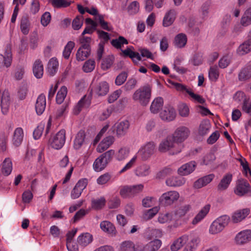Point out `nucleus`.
Segmentation results:
<instances>
[{"label": "nucleus", "instance_id": "nucleus-1", "mask_svg": "<svg viewBox=\"0 0 251 251\" xmlns=\"http://www.w3.org/2000/svg\"><path fill=\"white\" fill-rule=\"evenodd\" d=\"M151 94V88L149 86H145L137 89L133 94L132 99L141 105L145 106L150 102Z\"/></svg>", "mask_w": 251, "mask_h": 251}, {"label": "nucleus", "instance_id": "nucleus-2", "mask_svg": "<svg viewBox=\"0 0 251 251\" xmlns=\"http://www.w3.org/2000/svg\"><path fill=\"white\" fill-rule=\"evenodd\" d=\"M172 84L177 91L188 94L191 100L194 102L200 104L205 103V100L201 95L195 94L191 88L187 87L186 85L177 82H172Z\"/></svg>", "mask_w": 251, "mask_h": 251}, {"label": "nucleus", "instance_id": "nucleus-3", "mask_svg": "<svg viewBox=\"0 0 251 251\" xmlns=\"http://www.w3.org/2000/svg\"><path fill=\"white\" fill-rule=\"evenodd\" d=\"M190 134V130L187 127L180 126L167 137L166 141H183L187 139Z\"/></svg>", "mask_w": 251, "mask_h": 251}, {"label": "nucleus", "instance_id": "nucleus-4", "mask_svg": "<svg viewBox=\"0 0 251 251\" xmlns=\"http://www.w3.org/2000/svg\"><path fill=\"white\" fill-rule=\"evenodd\" d=\"M230 218L227 215H223L215 220L211 224L209 231L212 234H217L222 231L227 226Z\"/></svg>", "mask_w": 251, "mask_h": 251}, {"label": "nucleus", "instance_id": "nucleus-5", "mask_svg": "<svg viewBox=\"0 0 251 251\" xmlns=\"http://www.w3.org/2000/svg\"><path fill=\"white\" fill-rule=\"evenodd\" d=\"M179 195L176 191H169L163 194L159 198V205L163 206H167L172 204L179 198Z\"/></svg>", "mask_w": 251, "mask_h": 251}, {"label": "nucleus", "instance_id": "nucleus-6", "mask_svg": "<svg viewBox=\"0 0 251 251\" xmlns=\"http://www.w3.org/2000/svg\"><path fill=\"white\" fill-rule=\"evenodd\" d=\"M159 116L163 121H172L176 117V110L171 105H166L160 112Z\"/></svg>", "mask_w": 251, "mask_h": 251}, {"label": "nucleus", "instance_id": "nucleus-7", "mask_svg": "<svg viewBox=\"0 0 251 251\" xmlns=\"http://www.w3.org/2000/svg\"><path fill=\"white\" fill-rule=\"evenodd\" d=\"M250 191L251 186L246 180L239 179L237 180L234 190V192L237 195L242 197L246 195Z\"/></svg>", "mask_w": 251, "mask_h": 251}, {"label": "nucleus", "instance_id": "nucleus-8", "mask_svg": "<svg viewBox=\"0 0 251 251\" xmlns=\"http://www.w3.org/2000/svg\"><path fill=\"white\" fill-rule=\"evenodd\" d=\"M91 104V99L89 96H84L74 106L73 113L78 115L82 110L89 107Z\"/></svg>", "mask_w": 251, "mask_h": 251}, {"label": "nucleus", "instance_id": "nucleus-9", "mask_svg": "<svg viewBox=\"0 0 251 251\" xmlns=\"http://www.w3.org/2000/svg\"><path fill=\"white\" fill-rule=\"evenodd\" d=\"M12 55L10 46L6 48L4 54L0 53V68L2 67H9L12 63Z\"/></svg>", "mask_w": 251, "mask_h": 251}, {"label": "nucleus", "instance_id": "nucleus-10", "mask_svg": "<svg viewBox=\"0 0 251 251\" xmlns=\"http://www.w3.org/2000/svg\"><path fill=\"white\" fill-rule=\"evenodd\" d=\"M130 126V123L127 120H124L115 124L114 126L116 130V135L118 137L125 136Z\"/></svg>", "mask_w": 251, "mask_h": 251}, {"label": "nucleus", "instance_id": "nucleus-11", "mask_svg": "<svg viewBox=\"0 0 251 251\" xmlns=\"http://www.w3.org/2000/svg\"><path fill=\"white\" fill-rule=\"evenodd\" d=\"M196 166V162L195 161H191L179 168L177 170L178 174L182 176L188 175L194 172Z\"/></svg>", "mask_w": 251, "mask_h": 251}, {"label": "nucleus", "instance_id": "nucleus-12", "mask_svg": "<svg viewBox=\"0 0 251 251\" xmlns=\"http://www.w3.org/2000/svg\"><path fill=\"white\" fill-rule=\"evenodd\" d=\"M91 50L90 46L87 44L81 45L76 53V58L78 61L85 60L90 54Z\"/></svg>", "mask_w": 251, "mask_h": 251}, {"label": "nucleus", "instance_id": "nucleus-13", "mask_svg": "<svg viewBox=\"0 0 251 251\" xmlns=\"http://www.w3.org/2000/svg\"><path fill=\"white\" fill-rule=\"evenodd\" d=\"M251 240V230H246L239 232L235 237V241L238 245L246 244Z\"/></svg>", "mask_w": 251, "mask_h": 251}, {"label": "nucleus", "instance_id": "nucleus-14", "mask_svg": "<svg viewBox=\"0 0 251 251\" xmlns=\"http://www.w3.org/2000/svg\"><path fill=\"white\" fill-rule=\"evenodd\" d=\"M154 148L153 142H148L140 151L142 159L147 160L153 153Z\"/></svg>", "mask_w": 251, "mask_h": 251}, {"label": "nucleus", "instance_id": "nucleus-15", "mask_svg": "<svg viewBox=\"0 0 251 251\" xmlns=\"http://www.w3.org/2000/svg\"><path fill=\"white\" fill-rule=\"evenodd\" d=\"M164 104V100L160 97L155 98L151 103L150 110L151 113L156 114L162 109Z\"/></svg>", "mask_w": 251, "mask_h": 251}, {"label": "nucleus", "instance_id": "nucleus-16", "mask_svg": "<svg viewBox=\"0 0 251 251\" xmlns=\"http://www.w3.org/2000/svg\"><path fill=\"white\" fill-rule=\"evenodd\" d=\"M46 106V97L43 94L40 95L36 100L35 110L38 115H41L45 110Z\"/></svg>", "mask_w": 251, "mask_h": 251}, {"label": "nucleus", "instance_id": "nucleus-17", "mask_svg": "<svg viewBox=\"0 0 251 251\" xmlns=\"http://www.w3.org/2000/svg\"><path fill=\"white\" fill-rule=\"evenodd\" d=\"M109 84L106 81L100 82L93 90L94 92L99 96L106 95L109 92Z\"/></svg>", "mask_w": 251, "mask_h": 251}, {"label": "nucleus", "instance_id": "nucleus-18", "mask_svg": "<svg viewBox=\"0 0 251 251\" xmlns=\"http://www.w3.org/2000/svg\"><path fill=\"white\" fill-rule=\"evenodd\" d=\"M250 210L248 208H244L235 211L231 217L232 221L234 223H237L244 220L250 213Z\"/></svg>", "mask_w": 251, "mask_h": 251}, {"label": "nucleus", "instance_id": "nucleus-19", "mask_svg": "<svg viewBox=\"0 0 251 251\" xmlns=\"http://www.w3.org/2000/svg\"><path fill=\"white\" fill-rule=\"evenodd\" d=\"M176 15V12L175 9H170L167 11L163 20V25L168 27L173 24Z\"/></svg>", "mask_w": 251, "mask_h": 251}, {"label": "nucleus", "instance_id": "nucleus-20", "mask_svg": "<svg viewBox=\"0 0 251 251\" xmlns=\"http://www.w3.org/2000/svg\"><path fill=\"white\" fill-rule=\"evenodd\" d=\"M214 177L213 174H210L200 178L194 182V187L197 189L201 188L209 183Z\"/></svg>", "mask_w": 251, "mask_h": 251}, {"label": "nucleus", "instance_id": "nucleus-21", "mask_svg": "<svg viewBox=\"0 0 251 251\" xmlns=\"http://www.w3.org/2000/svg\"><path fill=\"white\" fill-rule=\"evenodd\" d=\"M33 73L37 78L42 77L44 73V67L42 61L39 59L36 60L33 65Z\"/></svg>", "mask_w": 251, "mask_h": 251}, {"label": "nucleus", "instance_id": "nucleus-22", "mask_svg": "<svg viewBox=\"0 0 251 251\" xmlns=\"http://www.w3.org/2000/svg\"><path fill=\"white\" fill-rule=\"evenodd\" d=\"M10 105L9 94L7 91H4L1 96V107L3 113L6 114Z\"/></svg>", "mask_w": 251, "mask_h": 251}, {"label": "nucleus", "instance_id": "nucleus-23", "mask_svg": "<svg viewBox=\"0 0 251 251\" xmlns=\"http://www.w3.org/2000/svg\"><path fill=\"white\" fill-rule=\"evenodd\" d=\"M251 51V39L245 41L237 49V53L239 55H245Z\"/></svg>", "mask_w": 251, "mask_h": 251}, {"label": "nucleus", "instance_id": "nucleus-24", "mask_svg": "<svg viewBox=\"0 0 251 251\" xmlns=\"http://www.w3.org/2000/svg\"><path fill=\"white\" fill-rule=\"evenodd\" d=\"M58 67V62L55 58H51L48 64L47 71L48 75L53 76L57 72Z\"/></svg>", "mask_w": 251, "mask_h": 251}, {"label": "nucleus", "instance_id": "nucleus-25", "mask_svg": "<svg viewBox=\"0 0 251 251\" xmlns=\"http://www.w3.org/2000/svg\"><path fill=\"white\" fill-rule=\"evenodd\" d=\"M238 79L241 81L251 79V65H248L241 69L238 74Z\"/></svg>", "mask_w": 251, "mask_h": 251}, {"label": "nucleus", "instance_id": "nucleus-26", "mask_svg": "<svg viewBox=\"0 0 251 251\" xmlns=\"http://www.w3.org/2000/svg\"><path fill=\"white\" fill-rule=\"evenodd\" d=\"M100 226L103 231L111 234L112 236H114L116 234V230L114 226L109 221H105L102 222L100 224Z\"/></svg>", "mask_w": 251, "mask_h": 251}, {"label": "nucleus", "instance_id": "nucleus-27", "mask_svg": "<svg viewBox=\"0 0 251 251\" xmlns=\"http://www.w3.org/2000/svg\"><path fill=\"white\" fill-rule=\"evenodd\" d=\"M232 176L230 174H226L221 180L218 185L217 189L218 191H223L227 188L231 181Z\"/></svg>", "mask_w": 251, "mask_h": 251}, {"label": "nucleus", "instance_id": "nucleus-28", "mask_svg": "<svg viewBox=\"0 0 251 251\" xmlns=\"http://www.w3.org/2000/svg\"><path fill=\"white\" fill-rule=\"evenodd\" d=\"M188 240V236L184 235L176 240L171 246L172 251H177L180 249Z\"/></svg>", "mask_w": 251, "mask_h": 251}, {"label": "nucleus", "instance_id": "nucleus-29", "mask_svg": "<svg viewBox=\"0 0 251 251\" xmlns=\"http://www.w3.org/2000/svg\"><path fill=\"white\" fill-rule=\"evenodd\" d=\"M20 29L23 34L27 35L31 28V25L29 19L26 17H23L20 25Z\"/></svg>", "mask_w": 251, "mask_h": 251}, {"label": "nucleus", "instance_id": "nucleus-30", "mask_svg": "<svg viewBox=\"0 0 251 251\" xmlns=\"http://www.w3.org/2000/svg\"><path fill=\"white\" fill-rule=\"evenodd\" d=\"M210 209V205H205L195 216L192 222L193 225H196L203 219L208 213Z\"/></svg>", "mask_w": 251, "mask_h": 251}, {"label": "nucleus", "instance_id": "nucleus-31", "mask_svg": "<svg viewBox=\"0 0 251 251\" xmlns=\"http://www.w3.org/2000/svg\"><path fill=\"white\" fill-rule=\"evenodd\" d=\"M187 38L186 35L184 33H179L176 36L174 44L177 48H183L186 44Z\"/></svg>", "mask_w": 251, "mask_h": 251}, {"label": "nucleus", "instance_id": "nucleus-32", "mask_svg": "<svg viewBox=\"0 0 251 251\" xmlns=\"http://www.w3.org/2000/svg\"><path fill=\"white\" fill-rule=\"evenodd\" d=\"M93 237L89 233H82L79 235L77 240L78 244L81 246H86L92 241Z\"/></svg>", "mask_w": 251, "mask_h": 251}, {"label": "nucleus", "instance_id": "nucleus-33", "mask_svg": "<svg viewBox=\"0 0 251 251\" xmlns=\"http://www.w3.org/2000/svg\"><path fill=\"white\" fill-rule=\"evenodd\" d=\"M95 20L97 22L98 25L99 24L103 29L108 31L112 30V26L110 24L104 21V16L103 15L96 16Z\"/></svg>", "mask_w": 251, "mask_h": 251}, {"label": "nucleus", "instance_id": "nucleus-34", "mask_svg": "<svg viewBox=\"0 0 251 251\" xmlns=\"http://www.w3.org/2000/svg\"><path fill=\"white\" fill-rule=\"evenodd\" d=\"M191 208L192 206L189 204H180L175 211V215L179 218L183 217Z\"/></svg>", "mask_w": 251, "mask_h": 251}, {"label": "nucleus", "instance_id": "nucleus-35", "mask_svg": "<svg viewBox=\"0 0 251 251\" xmlns=\"http://www.w3.org/2000/svg\"><path fill=\"white\" fill-rule=\"evenodd\" d=\"M185 180L183 178L172 176L166 179V183L169 186L176 187L183 185Z\"/></svg>", "mask_w": 251, "mask_h": 251}, {"label": "nucleus", "instance_id": "nucleus-36", "mask_svg": "<svg viewBox=\"0 0 251 251\" xmlns=\"http://www.w3.org/2000/svg\"><path fill=\"white\" fill-rule=\"evenodd\" d=\"M240 24L243 26H247L251 25V7L244 12L241 19Z\"/></svg>", "mask_w": 251, "mask_h": 251}, {"label": "nucleus", "instance_id": "nucleus-37", "mask_svg": "<svg viewBox=\"0 0 251 251\" xmlns=\"http://www.w3.org/2000/svg\"><path fill=\"white\" fill-rule=\"evenodd\" d=\"M12 170V164L11 160L9 158H6L2 163V173L4 176H7L10 174Z\"/></svg>", "mask_w": 251, "mask_h": 251}, {"label": "nucleus", "instance_id": "nucleus-38", "mask_svg": "<svg viewBox=\"0 0 251 251\" xmlns=\"http://www.w3.org/2000/svg\"><path fill=\"white\" fill-rule=\"evenodd\" d=\"M161 245L160 240L156 239L150 242L144 248V251H156L158 250Z\"/></svg>", "mask_w": 251, "mask_h": 251}, {"label": "nucleus", "instance_id": "nucleus-39", "mask_svg": "<svg viewBox=\"0 0 251 251\" xmlns=\"http://www.w3.org/2000/svg\"><path fill=\"white\" fill-rule=\"evenodd\" d=\"M106 203V200L104 197H101L99 199H93L91 201L92 207L95 210H100L104 207Z\"/></svg>", "mask_w": 251, "mask_h": 251}, {"label": "nucleus", "instance_id": "nucleus-40", "mask_svg": "<svg viewBox=\"0 0 251 251\" xmlns=\"http://www.w3.org/2000/svg\"><path fill=\"white\" fill-rule=\"evenodd\" d=\"M178 112L179 115L182 117H188L190 113V109L189 106L185 103H181L178 105Z\"/></svg>", "mask_w": 251, "mask_h": 251}, {"label": "nucleus", "instance_id": "nucleus-41", "mask_svg": "<svg viewBox=\"0 0 251 251\" xmlns=\"http://www.w3.org/2000/svg\"><path fill=\"white\" fill-rule=\"evenodd\" d=\"M107 165L106 162L104 161L103 159L100 156L95 161L93 164V167L96 171L99 172L104 169Z\"/></svg>", "mask_w": 251, "mask_h": 251}, {"label": "nucleus", "instance_id": "nucleus-42", "mask_svg": "<svg viewBox=\"0 0 251 251\" xmlns=\"http://www.w3.org/2000/svg\"><path fill=\"white\" fill-rule=\"evenodd\" d=\"M49 2L57 8L66 7L69 6L72 1L70 0H49Z\"/></svg>", "mask_w": 251, "mask_h": 251}, {"label": "nucleus", "instance_id": "nucleus-43", "mask_svg": "<svg viewBox=\"0 0 251 251\" xmlns=\"http://www.w3.org/2000/svg\"><path fill=\"white\" fill-rule=\"evenodd\" d=\"M111 45L117 49H121L124 45L128 44L127 40L123 36H120L118 38L113 39L111 41Z\"/></svg>", "mask_w": 251, "mask_h": 251}, {"label": "nucleus", "instance_id": "nucleus-44", "mask_svg": "<svg viewBox=\"0 0 251 251\" xmlns=\"http://www.w3.org/2000/svg\"><path fill=\"white\" fill-rule=\"evenodd\" d=\"M96 63L93 59H88L85 61L82 66V70L85 73H90L92 72L95 68Z\"/></svg>", "mask_w": 251, "mask_h": 251}, {"label": "nucleus", "instance_id": "nucleus-45", "mask_svg": "<svg viewBox=\"0 0 251 251\" xmlns=\"http://www.w3.org/2000/svg\"><path fill=\"white\" fill-rule=\"evenodd\" d=\"M67 94V88L65 86H62L61 87L60 90L57 92L56 97V101L57 103L61 104L62 103L65 97H66Z\"/></svg>", "mask_w": 251, "mask_h": 251}, {"label": "nucleus", "instance_id": "nucleus-46", "mask_svg": "<svg viewBox=\"0 0 251 251\" xmlns=\"http://www.w3.org/2000/svg\"><path fill=\"white\" fill-rule=\"evenodd\" d=\"M123 53L126 56H128L134 61H139L141 59L140 54L131 50L129 48L122 50Z\"/></svg>", "mask_w": 251, "mask_h": 251}, {"label": "nucleus", "instance_id": "nucleus-47", "mask_svg": "<svg viewBox=\"0 0 251 251\" xmlns=\"http://www.w3.org/2000/svg\"><path fill=\"white\" fill-rule=\"evenodd\" d=\"M174 143L178 144L179 142H160L158 150L160 152H164L175 146Z\"/></svg>", "mask_w": 251, "mask_h": 251}, {"label": "nucleus", "instance_id": "nucleus-48", "mask_svg": "<svg viewBox=\"0 0 251 251\" xmlns=\"http://www.w3.org/2000/svg\"><path fill=\"white\" fill-rule=\"evenodd\" d=\"M150 167L148 165H143L138 167L136 170V175L138 176H145L149 174Z\"/></svg>", "mask_w": 251, "mask_h": 251}, {"label": "nucleus", "instance_id": "nucleus-49", "mask_svg": "<svg viewBox=\"0 0 251 251\" xmlns=\"http://www.w3.org/2000/svg\"><path fill=\"white\" fill-rule=\"evenodd\" d=\"M158 211V208L157 207H153L152 208L146 211L142 218L144 220H149L153 218L157 213Z\"/></svg>", "mask_w": 251, "mask_h": 251}, {"label": "nucleus", "instance_id": "nucleus-50", "mask_svg": "<svg viewBox=\"0 0 251 251\" xmlns=\"http://www.w3.org/2000/svg\"><path fill=\"white\" fill-rule=\"evenodd\" d=\"M208 75L210 80L216 81L218 79L219 75L218 67L216 66L211 67L209 71Z\"/></svg>", "mask_w": 251, "mask_h": 251}, {"label": "nucleus", "instance_id": "nucleus-51", "mask_svg": "<svg viewBox=\"0 0 251 251\" xmlns=\"http://www.w3.org/2000/svg\"><path fill=\"white\" fill-rule=\"evenodd\" d=\"M75 44L74 42L69 41L65 46L63 51V56L66 59H68L71 53L72 50L75 47Z\"/></svg>", "mask_w": 251, "mask_h": 251}, {"label": "nucleus", "instance_id": "nucleus-52", "mask_svg": "<svg viewBox=\"0 0 251 251\" xmlns=\"http://www.w3.org/2000/svg\"><path fill=\"white\" fill-rule=\"evenodd\" d=\"M114 57L113 56L106 57L102 61L101 68L103 70H107L111 67L113 63Z\"/></svg>", "mask_w": 251, "mask_h": 251}, {"label": "nucleus", "instance_id": "nucleus-53", "mask_svg": "<svg viewBox=\"0 0 251 251\" xmlns=\"http://www.w3.org/2000/svg\"><path fill=\"white\" fill-rule=\"evenodd\" d=\"M24 132L22 127H17L15 129L13 140L14 141H23L24 140Z\"/></svg>", "mask_w": 251, "mask_h": 251}, {"label": "nucleus", "instance_id": "nucleus-54", "mask_svg": "<svg viewBox=\"0 0 251 251\" xmlns=\"http://www.w3.org/2000/svg\"><path fill=\"white\" fill-rule=\"evenodd\" d=\"M121 251H134V244L130 241L123 242L120 246Z\"/></svg>", "mask_w": 251, "mask_h": 251}, {"label": "nucleus", "instance_id": "nucleus-55", "mask_svg": "<svg viewBox=\"0 0 251 251\" xmlns=\"http://www.w3.org/2000/svg\"><path fill=\"white\" fill-rule=\"evenodd\" d=\"M173 215L170 213L160 214L158 221L160 223L164 224L171 221L173 220Z\"/></svg>", "mask_w": 251, "mask_h": 251}, {"label": "nucleus", "instance_id": "nucleus-56", "mask_svg": "<svg viewBox=\"0 0 251 251\" xmlns=\"http://www.w3.org/2000/svg\"><path fill=\"white\" fill-rule=\"evenodd\" d=\"M139 3L138 1H132L128 6V12L131 14H135L139 11Z\"/></svg>", "mask_w": 251, "mask_h": 251}, {"label": "nucleus", "instance_id": "nucleus-57", "mask_svg": "<svg viewBox=\"0 0 251 251\" xmlns=\"http://www.w3.org/2000/svg\"><path fill=\"white\" fill-rule=\"evenodd\" d=\"M233 99L237 102L242 101L243 103L245 101H247L249 99L247 97L245 94L242 91L237 92L234 95Z\"/></svg>", "mask_w": 251, "mask_h": 251}, {"label": "nucleus", "instance_id": "nucleus-58", "mask_svg": "<svg viewBox=\"0 0 251 251\" xmlns=\"http://www.w3.org/2000/svg\"><path fill=\"white\" fill-rule=\"evenodd\" d=\"M129 152V149L127 148L124 147L121 148L117 154V158L119 160H122L126 158Z\"/></svg>", "mask_w": 251, "mask_h": 251}, {"label": "nucleus", "instance_id": "nucleus-59", "mask_svg": "<svg viewBox=\"0 0 251 251\" xmlns=\"http://www.w3.org/2000/svg\"><path fill=\"white\" fill-rule=\"evenodd\" d=\"M215 159L216 157L214 153H209L203 157L201 165H208L210 164L215 160Z\"/></svg>", "mask_w": 251, "mask_h": 251}, {"label": "nucleus", "instance_id": "nucleus-60", "mask_svg": "<svg viewBox=\"0 0 251 251\" xmlns=\"http://www.w3.org/2000/svg\"><path fill=\"white\" fill-rule=\"evenodd\" d=\"M210 127V125L208 121L202 122L199 127V133L201 135H204L207 133Z\"/></svg>", "mask_w": 251, "mask_h": 251}, {"label": "nucleus", "instance_id": "nucleus-61", "mask_svg": "<svg viewBox=\"0 0 251 251\" xmlns=\"http://www.w3.org/2000/svg\"><path fill=\"white\" fill-rule=\"evenodd\" d=\"M173 170L171 168L166 167L159 172L156 175V177L159 179L164 178L168 175L172 174Z\"/></svg>", "mask_w": 251, "mask_h": 251}, {"label": "nucleus", "instance_id": "nucleus-62", "mask_svg": "<svg viewBox=\"0 0 251 251\" xmlns=\"http://www.w3.org/2000/svg\"><path fill=\"white\" fill-rule=\"evenodd\" d=\"M114 153L115 151L113 150H110L102 153L100 156L103 159L104 161L106 162L107 164L112 160Z\"/></svg>", "mask_w": 251, "mask_h": 251}, {"label": "nucleus", "instance_id": "nucleus-63", "mask_svg": "<svg viewBox=\"0 0 251 251\" xmlns=\"http://www.w3.org/2000/svg\"><path fill=\"white\" fill-rule=\"evenodd\" d=\"M230 63V59L229 56H225L219 61V66L222 69L226 68Z\"/></svg>", "mask_w": 251, "mask_h": 251}, {"label": "nucleus", "instance_id": "nucleus-64", "mask_svg": "<svg viewBox=\"0 0 251 251\" xmlns=\"http://www.w3.org/2000/svg\"><path fill=\"white\" fill-rule=\"evenodd\" d=\"M242 111L251 117V101L249 99L245 101L242 106Z\"/></svg>", "mask_w": 251, "mask_h": 251}]
</instances>
